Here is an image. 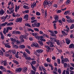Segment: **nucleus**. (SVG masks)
<instances>
[{
	"instance_id": "2",
	"label": "nucleus",
	"mask_w": 74,
	"mask_h": 74,
	"mask_svg": "<svg viewBox=\"0 0 74 74\" xmlns=\"http://www.w3.org/2000/svg\"><path fill=\"white\" fill-rule=\"evenodd\" d=\"M37 23V21H35V22L34 23H33L32 24V27H39L40 26V23Z\"/></svg>"
},
{
	"instance_id": "5",
	"label": "nucleus",
	"mask_w": 74,
	"mask_h": 74,
	"mask_svg": "<svg viewBox=\"0 0 74 74\" xmlns=\"http://www.w3.org/2000/svg\"><path fill=\"white\" fill-rule=\"evenodd\" d=\"M32 47H35L36 48L38 47V44L37 42L34 43L31 45Z\"/></svg>"
},
{
	"instance_id": "15",
	"label": "nucleus",
	"mask_w": 74,
	"mask_h": 74,
	"mask_svg": "<svg viewBox=\"0 0 74 74\" xmlns=\"http://www.w3.org/2000/svg\"><path fill=\"white\" fill-rule=\"evenodd\" d=\"M25 48V46L23 45H21L19 46V49H23Z\"/></svg>"
},
{
	"instance_id": "17",
	"label": "nucleus",
	"mask_w": 74,
	"mask_h": 74,
	"mask_svg": "<svg viewBox=\"0 0 74 74\" xmlns=\"http://www.w3.org/2000/svg\"><path fill=\"white\" fill-rule=\"evenodd\" d=\"M50 47H55V46L53 45V42L52 41H50Z\"/></svg>"
},
{
	"instance_id": "7",
	"label": "nucleus",
	"mask_w": 74,
	"mask_h": 74,
	"mask_svg": "<svg viewBox=\"0 0 74 74\" xmlns=\"http://www.w3.org/2000/svg\"><path fill=\"white\" fill-rule=\"evenodd\" d=\"M66 28H67L65 29H64V32H66V33H67L69 32V27H68V25H66Z\"/></svg>"
},
{
	"instance_id": "35",
	"label": "nucleus",
	"mask_w": 74,
	"mask_h": 74,
	"mask_svg": "<svg viewBox=\"0 0 74 74\" xmlns=\"http://www.w3.org/2000/svg\"><path fill=\"white\" fill-rule=\"evenodd\" d=\"M50 34L51 36L52 37L56 36V35L55 34V33H54V32H52V33H51Z\"/></svg>"
},
{
	"instance_id": "55",
	"label": "nucleus",
	"mask_w": 74,
	"mask_h": 74,
	"mask_svg": "<svg viewBox=\"0 0 74 74\" xmlns=\"http://www.w3.org/2000/svg\"><path fill=\"white\" fill-rule=\"evenodd\" d=\"M16 22L18 23L19 22V18H17L15 20Z\"/></svg>"
},
{
	"instance_id": "38",
	"label": "nucleus",
	"mask_w": 74,
	"mask_h": 74,
	"mask_svg": "<svg viewBox=\"0 0 74 74\" xmlns=\"http://www.w3.org/2000/svg\"><path fill=\"white\" fill-rule=\"evenodd\" d=\"M36 14L37 16H40V15H41V13L39 12H36Z\"/></svg>"
},
{
	"instance_id": "16",
	"label": "nucleus",
	"mask_w": 74,
	"mask_h": 74,
	"mask_svg": "<svg viewBox=\"0 0 74 74\" xmlns=\"http://www.w3.org/2000/svg\"><path fill=\"white\" fill-rule=\"evenodd\" d=\"M25 52H27L28 54H30L31 53L30 51H29V50H28L27 49H26L25 50Z\"/></svg>"
},
{
	"instance_id": "8",
	"label": "nucleus",
	"mask_w": 74,
	"mask_h": 74,
	"mask_svg": "<svg viewBox=\"0 0 74 74\" xmlns=\"http://www.w3.org/2000/svg\"><path fill=\"white\" fill-rule=\"evenodd\" d=\"M47 4H48V2H46V1H45L43 4L44 8H46V5Z\"/></svg>"
},
{
	"instance_id": "32",
	"label": "nucleus",
	"mask_w": 74,
	"mask_h": 74,
	"mask_svg": "<svg viewBox=\"0 0 74 74\" xmlns=\"http://www.w3.org/2000/svg\"><path fill=\"white\" fill-rule=\"evenodd\" d=\"M24 18L25 19H28V18H29V15L25 14L24 16Z\"/></svg>"
},
{
	"instance_id": "25",
	"label": "nucleus",
	"mask_w": 74,
	"mask_h": 74,
	"mask_svg": "<svg viewBox=\"0 0 74 74\" xmlns=\"http://www.w3.org/2000/svg\"><path fill=\"white\" fill-rule=\"evenodd\" d=\"M0 54L2 56H3L4 55V53H3L1 50H0Z\"/></svg>"
},
{
	"instance_id": "51",
	"label": "nucleus",
	"mask_w": 74,
	"mask_h": 74,
	"mask_svg": "<svg viewBox=\"0 0 74 74\" xmlns=\"http://www.w3.org/2000/svg\"><path fill=\"white\" fill-rule=\"evenodd\" d=\"M37 21V19L34 20L32 21H31V22L32 23H34L35 22Z\"/></svg>"
},
{
	"instance_id": "41",
	"label": "nucleus",
	"mask_w": 74,
	"mask_h": 74,
	"mask_svg": "<svg viewBox=\"0 0 74 74\" xmlns=\"http://www.w3.org/2000/svg\"><path fill=\"white\" fill-rule=\"evenodd\" d=\"M64 62H67L68 61H69V60L68 59V58H65L64 59Z\"/></svg>"
},
{
	"instance_id": "19",
	"label": "nucleus",
	"mask_w": 74,
	"mask_h": 74,
	"mask_svg": "<svg viewBox=\"0 0 74 74\" xmlns=\"http://www.w3.org/2000/svg\"><path fill=\"white\" fill-rule=\"evenodd\" d=\"M55 17H54L55 20H58L59 19V16L58 15H55Z\"/></svg>"
},
{
	"instance_id": "11",
	"label": "nucleus",
	"mask_w": 74,
	"mask_h": 74,
	"mask_svg": "<svg viewBox=\"0 0 74 74\" xmlns=\"http://www.w3.org/2000/svg\"><path fill=\"white\" fill-rule=\"evenodd\" d=\"M36 51L38 53H40L42 52H43V51H44V50H43L42 49H38L36 50Z\"/></svg>"
},
{
	"instance_id": "45",
	"label": "nucleus",
	"mask_w": 74,
	"mask_h": 74,
	"mask_svg": "<svg viewBox=\"0 0 74 74\" xmlns=\"http://www.w3.org/2000/svg\"><path fill=\"white\" fill-rule=\"evenodd\" d=\"M58 72L59 73V74H61V69L60 68H59L58 69Z\"/></svg>"
},
{
	"instance_id": "20",
	"label": "nucleus",
	"mask_w": 74,
	"mask_h": 74,
	"mask_svg": "<svg viewBox=\"0 0 74 74\" xmlns=\"http://www.w3.org/2000/svg\"><path fill=\"white\" fill-rule=\"evenodd\" d=\"M45 47L48 50H50L51 49V48L49 46H48V45H45Z\"/></svg>"
},
{
	"instance_id": "58",
	"label": "nucleus",
	"mask_w": 74,
	"mask_h": 74,
	"mask_svg": "<svg viewBox=\"0 0 74 74\" xmlns=\"http://www.w3.org/2000/svg\"><path fill=\"white\" fill-rule=\"evenodd\" d=\"M26 59H27V60H30V59H31V58L30 57H26Z\"/></svg>"
},
{
	"instance_id": "40",
	"label": "nucleus",
	"mask_w": 74,
	"mask_h": 74,
	"mask_svg": "<svg viewBox=\"0 0 74 74\" xmlns=\"http://www.w3.org/2000/svg\"><path fill=\"white\" fill-rule=\"evenodd\" d=\"M22 18H18V21L19 22H22Z\"/></svg>"
},
{
	"instance_id": "49",
	"label": "nucleus",
	"mask_w": 74,
	"mask_h": 74,
	"mask_svg": "<svg viewBox=\"0 0 74 74\" xmlns=\"http://www.w3.org/2000/svg\"><path fill=\"white\" fill-rule=\"evenodd\" d=\"M70 1L69 0H67V2H66V4H67V5H68V4H69Z\"/></svg>"
},
{
	"instance_id": "43",
	"label": "nucleus",
	"mask_w": 74,
	"mask_h": 74,
	"mask_svg": "<svg viewBox=\"0 0 74 74\" xmlns=\"http://www.w3.org/2000/svg\"><path fill=\"white\" fill-rule=\"evenodd\" d=\"M40 40L41 41H44V42H45L46 41V40L45 39H43V38H40Z\"/></svg>"
},
{
	"instance_id": "12",
	"label": "nucleus",
	"mask_w": 74,
	"mask_h": 74,
	"mask_svg": "<svg viewBox=\"0 0 74 74\" xmlns=\"http://www.w3.org/2000/svg\"><path fill=\"white\" fill-rule=\"evenodd\" d=\"M30 64H31V66L32 67L33 70L34 71H36V68L33 66V65L31 63H30Z\"/></svg>"
},
{
	"instance_id": "6",
	"label": "nucleus",
	"mask_w": 74,
	"mask_h": 74,
	"mask_svg": "<svg viewBox=\"0 0 74 74\" xmlns=\"http://www.w3.org/2000/svg\"><path fill=\"white\" fill-rule=\"evenodd\" d=\"M54 42H56L57 45H60V40H56V38H55L54 40Z\"/></svg>"
},
{
	"instance_id": "44",
	"label": "nucleus",
	"mask_w": 74,
	"mask_h": 74,
	"mask_svg": "<svg viewBox=\"0 0 74 74\" xmlns=\"http://www.w3.org/2000/svg\"><path fill=\"white\" fill-rule=\"evenodd\" d=\"M53 26L54 29H56V23H54L53 24Z\"/></svg>"
},
{
	"instance_id": "61",
	"label": "nucleus",
	"mask_w": 74,
	"mask_h": 74,
	"mask_svg": "<svg viewBox=\"0 0 74 74\" xmlns=\"http://www.w3.org/2000/svg\"><path fill=\"white\" fill-rule=\"evenodd\" d=\"M44 66L45 67H48V64L45 63L44 64Z\"/></svg>"
},
{
	"instance_id": "54",
	"label": "nucleus",
	"mask_w": 74,
	"mask_h": 74,
	"mask_svg": "<svg viewBox=\"0 0 74 74\" xmlns=\"http://www.w3.org/2000/svg\"><path fill=\"white\" fill-rule=\"evenodd\" d=\"M5 56H6V57H8L9 56H10V54L7 53L5 54Z\"/></svg>"
},
{
	"instance_id": "9",
	"label": "nucleus",
	"mask_w": 74,
	"mask_h": 74,
	"mask_svg": "<svg viewBox=\"0 0 74 74\" xmlns=\"http://www.w3.org/2000/svg\"><path fill=\"white\" fill-rule=\"evenodd\" d=\"M22 71V69L21 68H19L16 69L15 71H16V73H20Z\"/></svg>"
},
{
	"instance_id": "42",
	"label": "nucleus",
	"mask_w": 74,
	"mask_h": 74,
	"mask_svg": "<svg viewBox=\"0 0 74 74\" xmlns=\"http://www.w3.org/2000/svg\"><path fill=\"white\" fill-rule=\"evenodd\" d=\"M13 61L14 62V63H16V64H19V62H18V61H16V60H14Z\"/></svg>"
},
{
	"instance_id": "36",
	"label": "nucleus",
	"mask_w": 74,
	"mask_h": 74,
	"mask_svg": "<svg viewBox=\"0 0 74 74\" xmlns=\"http://www.w3.org/2000/svg\"><path fill=\"white\" fill-rule=\"evenodd\" d=\"M57 62L58 64H60V60L59 58L57 59Z\"/></svg>"
},
{
	"instance_id": "22",
	"label": "nucleus",
	"mask_w": 74,
	"mask_h": 74,
	"mask_svg": "<svg viewBox=\"0 0 74 74\" xmlns=\"http://www.w3.org/2000/svg\"><path fill=\"white\" fill-rule=\"evenodd\" d=\"M23 56L24 57H25V58L27 57V54L26 53V52H24L23 53Z\"/></svg>"
},
{
	"instance_id": "10",
	"label": "nucleus",
	"mask_w": 74,
	"mask_h": 74,
	"mask_svg": "<svg viewBox=\"0 0 74 74\" xmlns=\"http://www.w3.org/2000/svg\"><path fill=\"white\" fill-rule=\"evenodd\" d=\"M65 41H66V43L68 45H69V44H70V42L71 41L70 40L68 39H66Z\"/></svg>"
},
{
	"instance_id": "28",
	"label": "nucleus",
	"mask_w": 74,
	"mask_h": 74,
	"mask_svg": "<svg viewBox=\"0 0 74 74\" xmlns=\"http://www.w3.org/2000/svg\"><path fill=\"white\" fill-rule=\"evenodd\" d=\"M46 61L47 62L50 63V62H51V59H50V58H48L46 60Z\"/></svg>"
},
{
	"instance_id": "34",
	"label": "nucleus",
	"mask_w": 74,
	"mask_h": 74,
	"mask_svg": "<svg viewBox=\"0 0 74 74\" xmlns=\"http://www.w3.org/2000/svg\"><path fill=\"white\" fill-rule=\"evenodd\" d=\"M4 12H5L3 10H2V11L1 10L0 11V15H3Z\"/></svg>"
},
{
	"instance_id": "60",
	"label": "nucleus",
	"mask_w": 74,
	"mask_h": 74,
	"mask_svg": "<svg viewBox=\"0 0 74 74\" xmlns=\"http://www.w3.org/2000/svg\"><path fill=\"white\" fill-rule=\"evenodd\" d=\"M29 39L30 41H33V38L32 37H30L29 38Z\"/></svg>"
},
{
	"instance_id": "62",
	"label": "nucleus",
	"mask_w": 74,
	"mask_h": 74,
	"mask_svg": "<svg viewBox=\"0 0 74 74\" xmlns=\"http://www.w3.org/2000/svg\"><path fill=\"white\" fill-rule=\"evenodd\" d=\"M2 70V71H3V72H5V71H6V69H5L4 68H3Z\"/></svg>"
},
{
	"instance_id": "13",
	"label": "nucleus",
	"mask_w": 74,
	"mask_h": 74,
	"mask_svg": "<svg viewBox=\"0 0 74 74\" xmlns=\"http://www.w3.org/2000/svg\"><path fill=\"white\" fill-rule=\"evenodd\" d=\"M41 67L42 71H43V72H44V73H46V70H45V68L44 66H41Z\"/></svg>"
},
{
	"instance_id": "21",
	"label": "nucleus",
	"mask_w": 74,
	"mask_h": 74,
	"mask_svg": "<svg viewBox=\"0 0 74 74\" xmlns=\"http://www.w3.org/2000/svg\"><path fill=\"white\" fill-rule=\"evenodd\" d=\"M13 48L15 49H18L19 48V47L16 45H13Z\"/></svg>"
},
{
	"instance_id": "23",
	"label": "nucleus",
	"mask_w": 74,
	"mask_h": 74,
	"mask_svg": "<svg viewBox=\"0 0 74 74\" xmlns=\"http://www.w3.org/2000/svg\"><path fill=\"white\" fill-rule=\"evenodd\" d=\"M23 8H25V9H26L27 10H28L29 9V6H26L25 5H24L23 6Z\"/></svg>"
},
{
	"instance_id": "30",
	"label": "nucleus",
	"mask_w": 74,
	"mask_h": 74,
	"mask_svg": "<svg viewBox=\"0 0 74 74\" xmlns=\"http://www.w3.org/2000/svg\"><path fill=\"white\" fill-rule=\"evenodd\" d=\"M36 71H35L31 70V74H36Z\"/></svg>"
},
{
	"instance_id": "33",
	"label": "nucleus",
	"mask_w": 74,
	"mask_h": 74,
	"mask_svg": "<svg viewBox=\"0 0 74 74\" xmlns=\"http://www.w3.org/2000/svg\"><path fill=\"white\" fill-rule=\"evenodd\" d=\"M69 12H70V11L69 10L66 11L64 13V15H67V14H68V13H69Z\"/></svg>"
},
{
	"instance_id": "64",
	"label": "nucleus",
	"mask_w": 74,
	"mask_h": 74,
	"mask_svg": "<svg viewBox=\"0 0 74 74\" xmlns=\"http://www.w3.org/2000/svg\"><path fill=\"white\" fill-rule=\"evenodd\" d=\"M42 35L44 37H48V35H47L46 34H43Z\"/></svg>"
},
{
	"instance_id": "31",
	"label": "nucleus",
	"mask_w": 74,
	"mask_h": 74,
	"mask_svg": "<svg viewBox=\"0 0 74 74\" xmlns=\"http://www.w3.org/2000/svg\"><path fill=\"white\" fill-rule=\"evenodd\" d=\"M28 31L29 32H30V31H31V32H32V33H33V32H34V30L30 28H29L28 29Z\"/></svg>"
},
{
	"instance_id": "48",
	"label": "nucleus",
	"mask_w": 74,
	"mask_h": 74,
	"mask_svg": "<svg viewBox=\"0 0 74 74\" xmlns=\"http://www.w3.org/2000/svg\"><path fill=\"white\" fill-rule=\"evenodd\" d=\"M34 29L36 32H39V29L37 28H34Z\"/></svg>"
},
{
	"instance_id": "27",
	"label": "nucleus",
	"mask_w": 74,
	"mask_h": 74,
	"mask_svg": "<svg viewBox=\"0 0 74 74\" xmlns=\"http://www.w3.org/2000/svg\"><path fill=\"white\" fill-rule=\"evenodd\" d=\"M46 1V2H47V4L48 5V6H49V7H50V6H51V2L50 1H49V2L47 1Z\"/></svg>"
},
{
	"instance_id": "3",
	"label": "nucleus",
	"mask_w": 74,
	"mask_h": 74,
	"mask_svg": "<svg viewBox=\"0 0 74 74\" xmlns=\"http://www.w3.org/2000/svg\"><path fill=\"white\" fill-rule=\"evenodd\" d=\"M65 17L68 19L66 20V21L68 22V23H71V22H69V21H71V19H72L71 17H69V16H66Z\"/></svg>"
},
{
	"instance_id": "53",
	"label": "nucleus",
	"mask_w": 74,
	"mask_h": 74,
	"mask_svg": "<svg viewBox=\"0 0 74 74\" xmlns=\"http://www.w3.org/2000/svg\"><path fill=\"white\" fill-rule=\"evenodd\" d=\"M70 72L71 73L70 74H74V72L73 71L70 70Z\"/></svg>"
},
{
	"instance_id": "52",
	"label": "nucleus",
	"mask_w": 74,
	"mask_h": 74,
	"mask_svg": "<svg viewBox=\"0 0 74 74\" xmlns=\"http://www.w3.org/2000/svg\"><path fill=\"white\" fill-rule=\"evenodd\" d=\"M57 49L59 53H62V51L61 50L58 49Z\"/></svg>"
},
{
	"instance_id": "18",
	"label": "nucleus",
	"mask_w": 74,
	"mask_h": 74,
	"mask_svg": "<svg viewBox=\"0 0 74 74\" xmlns=\"http://www.w3.org/2000/svg\"><path fill=\"white\" fill-rule=\"evenodd\" d=\"M5 47L6 48H11V46L7 44H6L5 45Z\"/></svg>"
},
{
	"instance_id": "37",
	"label": "nucleus",
	"mask_w": 74,
	"mask_h": 74,
	"mask_svg": "<svg viewBox=\"0 0 74 74\" xmlns=\"http://www.w3.org/2000/svg\"><path fill=\"white\" fill-rule=\"evenodd\" d=\"M31 64H33V65H34L36 63V61H32L31 62Z\"/></svg>"
},
{
	"instance_id": "14",
	"label": "nucleus",
	"mask_w": 74,
	"mask_h": 74,
	"mask_svg": "<svg viewBox=\"0 0 74 74\" xmlns=\"http://www.w3.org/2000/svg\"><path fill=\"white\" fill-rule=\"evenodd\" d=\"M69 48H72V49H73L74 48V44L72 43L70 45H69Z\"/></svg>"
},
{
	"instance_id": "63",
	"label": "nucleus",
	"mask_w": 74,
	"mask_h": 74,
	"mask_svg": "<svg viewBox=\"0 0 74 74\" xmlns=\"http://www.w3.org/2000/svg\"><path fill=\"white\" fill-rule=\"evenodd\" d=\"M19 30H23V27H19Z\"/></svg>"
},
{
	"instance_id": "59",
	"label": "nucleus",
	"mask_w": 74,
	"mask_h": 74,
	"mask_svg": "<svg viewBox=\"0 0 74 74\" xmlns=\"http://www.w3.org/2000/svg\"><path fill=\"white\" fill-rule=\"evenodd\" d=\"M53 71H58V69H57V68L56 67L54 68Z\"/></svg>"
},
{
	"instance_id": "26",
	"label": "nucleus",
	"mask_w": 74,
	"mask_h": 74,
	"mask_svg": "<svg viewBox=\"0 0 74 74\" xmlns=\"http://www.w3.org/2000/svg\"><path fill=\"white\" fill-rule=\"evenodd\" d=\"M10 40L11 41H14V42H16V40L14 38H10Z\"/></svg>"
},
{
	"instance_id": "1",
	"label": "nucleus",
	"mask_w": 74,
	"mask_h": 74,
	"mask_svg": "<svg viewBox=\"0 0 74 74\" xmlns=\"http://www.w3.org/2000/svg\"><path fill=\"white\" fill-rule=\"evenodd\" d=\"M28 35L29 34L28 33H25V35H23V37H22L21 36L19 38L21 44H22V43H23L25 41V40H24V39H23V38H24V39H27V37L28 36Z\"/></svg>"
},
{
	"instance_id": "57",
	"label": "nucleus",
	"mask_w": 74,
	"mask_h": 74,
	"mask_svg": "<svg viewBox=\"0 0 74 74\" xmlns=\"http://www.w3.org/2000/svg\"><path fill=\"white\" fill-rule=\"evenodd\" d=\"M27 70V68H23V70L25 71V72H26Z\"/></svg>"
},
{
	"instance_id": "39",
	"label": "nucleus",
	"mask_w": 74,
	"mask_h": 74,
	"mask_svg": "<svg viewBox=\"0 0 74 74\" xmlns=\"http://www.w3.org/2000/svg\"><path fill=\"white\" fill-rule=\"evenodd\" d=\"M16 42L17 44H21V42L20 40L19 41L18 40H17Z\"/></svg>"
},
{
	"instance_id": "29",
	"label": "nucleus",
	"mask_w": 74,
	"mask_h": 74,
	"mask_svg": "<svg viewBox=\"0 0 74 74\" xmlns=\"http://www.w3.org/2000/svg\"><path fill=\"white\" fill-rule=\"evenodd\" d=\"M38 42L41 46H42V45H43V42L42 41H39Z\"/></svg>"
},
{
	"instance_id": "24",
	"label": "nucleus",
	"mask_w": 74,
	"mask_h": 74,
	"mask_svg": "<svg viewBox=\"0 0 74 74\" xmlns=\"http://www.w3.org/2000/svg\"><path fill=\"white\" fill-rule=\"evenodd\" d=\"M8 23V22H6L4 23L1 24L2 26H5Z\"/></svg>"
},
{
	"instance_id": "4",
	"label": "nucleus",
	"mask_w": 74,
	"mask_h": 74,
	"mask_svg": "<svg viewBox=\"0 0 74 74\" xmlns=\"http://www.w3.org/2000/svg\"><path fill=\"white\" fill-rule=\"evenodd\" d=\"M13 32L14 34H17V35L18 34L20 35L21 34V32L18 31H13Z\"/></svg>"
},
{
	"instance_id": "50",
	"label": "nucleus",
	"mask_w": 74,
	"mask_h": 74,
	"mask_svg": "<svg viewBox=\"0 0 74 74\" xmlns=\"http://www.w3.org/2000/svg\"><path fill=\"white\" fill-rule=\"evenodd\" d=\"M7 62H6V61L5 60V61H4V63H3L4 66H6L7 65Z\"/></svg>"
},
{
	"instance_id": "56",
	"label": "nucleus",
	"mask_w": 74,
	"mask_h": 74,
	"mask_svg": "<svg viewBox=\"0 0 74 74\" xmlns=\"http://www.w3.org/2000/svg\"><path fill=\"white\" fill-rule=\"evenodd\" d=\"M8 28V30H12V27H7Z\"/></svg>"
},
{
	"instance_id": "47",
	"label": "nucleus",
	"mask_w": 74,
	"mask_h": 74,
	"mask_svg": "<svg viewBox=\"0 0 74 74\" xmlns=\"http://www.w3.org/2000/svg\"><path fill=\"white\" fill-rule=\"evenodd\" d=\"M74 27V25L73 24H72V25H71L70 29H73V28Z\"/></svg>"
},
{
	"instance_id": "46",
	"label": "nucleus",
	"mask_w": 74,
	"mask_h": 74,
	"mask_svg": "<svg viewBox=\"0 0 74 74\" xmlns=\"http://www.w3.org/2000/svg\"><path fill=\"white\" fill-rule=\"evenodd\" d=\"M57 21H58V22L59 23H61V24H62V20L61 19L60 20H58Z\"/></svg>"
}]
</instances>
